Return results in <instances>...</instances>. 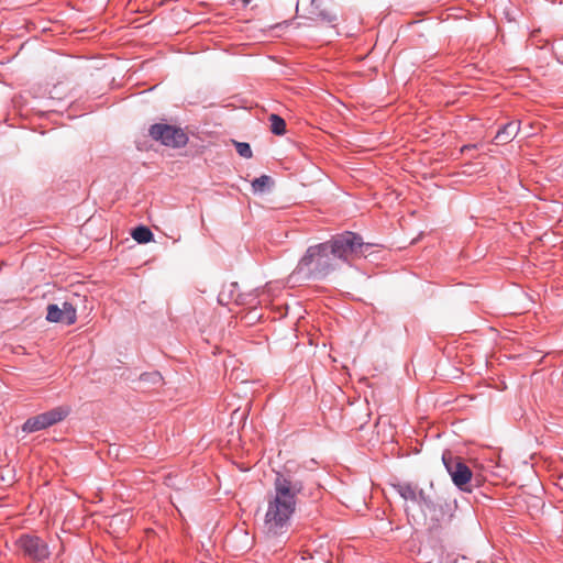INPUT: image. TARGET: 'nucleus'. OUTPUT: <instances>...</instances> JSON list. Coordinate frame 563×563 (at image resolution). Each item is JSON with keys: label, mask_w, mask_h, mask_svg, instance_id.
Here are the masks:
<instances>
[{"label": "nucleus", "mask_w": 563, "mask_h": 563, "mask_svg": "<svg viewBox=\"0 0 563 563\" xmlns=\"http://www.w3.org/2000/svg\"><path fill=\"white\" fill-rule=\"evenodd\" d=\"M478 145L477 144H467V145H463L462 148H461V152L464 153L465 151H468V150H473V148H477Z\"/></svg>", "instance_id": "obj_21"}, {"label": "nucleus", "mask_w": 563, "mask_h": 563, "mask_svg": "<svg viewBox=\"0 0 563 563\" xmlns=\"http://www.w3.org/2000/svg\"><path fill=\"white\" fill-rule=\"evenodd\" d=\"M132 238L137 243H148L153 240L154 234L147 227L139 225L133 230Z\"/></svg>", "instance_id": "obj_14"}, {"label": "nucleus", "mask_w": 563, "mask_h": 563, "mask_svg": "<svg viewBox=\"0 0 563 563\" xmlns=\"http://www.w3.org/2000/svg\"><path fill=\"white\" fill-rule=\"evenodd\" d=\"M63 313V323L66 325H71L77 320V311L73 303L68 301H64L62 306Z\"/></svg>", "instance_id": "obj_12"}, {"label": "nucleus", "mask_w": 563, "mask_h": 563, "mask_svg": "<svg viewBox=\"0 0 563 563\" xmlns=\"http://www.w3.org/2000/svg\"><path fill=\"white\" fill-rule=\"evenodd\" d=\"M70 413L68 406H58L43 413L26 419L22 426V431L26 433L37 432L47 429L63 421Z\"/></svg>", "instance_id": "obj_6"}, {"label": "nucleus", "mask_w": 563, "mask_h": 563, "mask_svg": "<svg viewBox=\"0 0 563 563\" xmlns=\"http://www.w3.org/2000/svg\"><path fill=\"white\" fill-rule=\"evenodd\" d=\"M421 563H431V560H428V558H421Z\"/></svg>", "instance_id": "obj_22"}, {"label": "nucleus", "mask_w": 563, "mask_h": 563, "mask_svg": "<svg viewBox=\"0 0 563 563\" xmlns=\"http://www.w3.org/2000/svg\"><path fill=\"white\" fill-rule=\"evenodd\" d=\"M316 3V0H311V4L313 5Z\"/></svg>", "instance_id": "obj_24"}, {"label": "nucleus", "mask_w": 563, "mask_h": 563, "mask_svg": "<svg viewBox=\"0 0 563 563\" xmlns=\"http://www.w3.org/2000/svg\"><path fill=\"white\" fill-rule=\"evenodd\" d=\"M520 131V121H510L498 129L495 140L497 144H508Z\"/></svg>", "instance_id": "obj_9"}, {"label": "nucleus", "mask_w": 563, "mask_h": 563, "mask_svg": "<svg viewBox=\"0 0 563 563\" xmlns=\"http://www.w3.org/2000/svg\"><path fill=\"white\" fill-rule=\"evenodd\" d=\"M318 16H321V18H322V20H324V21H327V22H329V23H332V22H334V21H335V15H334V14H331V13H329V12H327V11H320V12L318 13Z\"/></svg>", "instance_id": "obj_20"}, {"label": "nucleus", "mask_w": 563, "mask_h": 563, "mask_svg": "<svg viewBox=\"0 0 563 563\" xmlns=\"http://www.w3.org/2000/svg\"><path fill=\"white\" fill-rule=\"evenodd\" d=\"M142 382H150L154 385L159 384L163 380L162 375L158 372L144 373L140 376Z\"/></svg>", "instance_id": "obj_18"}, {"label": "nucleus", "mask_w": 563, "mask_h": 563, "mask_svg": "<svg viewBox=\"0 0 563 563\" xmlns=\"http://www.w3.org/2000/svg\"><path fill=\"white\" fill-rule=\"evenodd\" d=\"M393 487L401 498L416 503L418 506H420L421 489H418L416 485H412L411 483H398L393 485Z\"/></svg>", "instance_id": "obj_10"}, {"label": "nucleus", "mask_w": 563, "mask_h": 563, "mask_svg": "<svg viewBox=\"0 0 563 563\" xmlns=\"http://www.w3.org/2000/svg\"><path fill=\"white\" fill-rule=\"evenodd\" d=\"M419 508L428 520L429 529L438 530L451 522L455 510V501L433 497L424 490H420Z\"/></svg>", "instance_id": "obj_4"}, {"label": "nucleus", "mask_w": 563, "mask_h": 563, "mask_svg": "<svg viewBox=\"0 0 563 563\" xmlns=\"http://www.w3.org/2000/svg\"><path fill=\"white\" fill-rule=\"evenodd\" d=\"M555 52L558 54V58L561 63H563V38L559 40L555 44Z\"/></svg>", "instance_id": "obj_19"}, {"label": "nucleus", "mask_w": 563, "mask_h": 563, "mask_svg": "<svg viewBox=\"0 0 563 563\" xmlns=\"http://www.w3.org/2000/svg\"><path fill=\"white\" fill-rule=\"evenodd\" d=\"M273 180L267 175H262L252 181V189L254 192H264L269 189Z\"/></svg>", "instance_id": "obj_15"}, {"label": "nucleus", "mask_w": 563, "mask_h": 563, "mask_svg": "<svg viewBox=\"0 0 563 563\" xmlns=\"http://www.w3.org/2000/svg\"><path fill=\"white\" fill-rule=\"evenodd\" d=\"M327 241L310 245L299 260L291 277L302 280H321L333 273L338 263Z\"/></svg>", "instance_id": "obj_2"}, {"label": "nucleus", "mask_w": 563, "mask_h": 563, "mask_svg": "<svg viewBox=\"0 0 563 563\" xmlns=\"http://www.w3.org/2000/svg\"><path fill=\"white\" fill-rule=\"evenodd\" d=\"M18 549L30 560L42 563L49 559L48 544L37 536L24 533L15 542Z\"/></svg>", "instance_id": "obj_7"}, {"label": "nucleus", "mask_w": 563, "mask_h": 563, "mask_svg": "<svg viewBox=\"0 0 563 563\" xmlns=\"http://www.w3.org/2000/svg\"><path fill=\"white\" fill-rule=\"evenodd\" d=\"M307 472L300 466L286 464L275 473L274 493L267 497L264 518L265 532L269 537L284 536L296 511L298 496L306 489Z\"/></svg>", "instance_id": "obj_1"}, {"label": "nucleus", "mask_w": 563, "mask_h": 563, "mask_svg": "<svg viewBox=\"0 0 563 563\" xmlns=\"http://www.w3.org/2000/svg\"><path fill=\"white\" fill-rule=\"evenodd\" d=\"M252 0H241V2L244 4V5H247L251 3Z\"/></svg>", "instance_id": "obj_23"}, {"label": "nucleus", "mask_w": 563, "mask_h": 563, "mask_svg": "<svg viewBox=\"0 0 563 563\" xmlns=\"http://www.w3.org/2000/svg\"><path fill=\"white\" fill-rule=\"evenodd\" d=\"M271 123V131L275 135H284L286 133V122L278 114L272 113L268 117Z\"/></svg>", "instance_id": "obj_13"}, {"label": "nucleus", "mask_w": 563, "mask_h": 563, "mask_svg": "<svg viewBox=\"0 0 563 563\" xmlns=\"http://www.w3.org/2000/svg\"><path fill=\"white\" fill-rule=\"evenodd\" d=\"M46 320L48 322H60L63 323V313H62V307H58L56 303H51L47 306V314Z\"/></svg>", "instance_id": "obj_16"}, {"label": "nucleus", "mask_w": 563, "mask_h": 563, "mask_svg": "<svg viewBox=\"0 0 563 563\" xmlns=\"http://www.w3.org/2000/svg\"><path fill=\"white\" fill-rule=\"evenodd\" d=\"M236 152L240 156L244 158L252 157V150L249 143L246 142H236L235 143Z\"/></svg>", "instance_id": "obj_17"}, {"label": "nucleus", "mask_w": 563, "mask_h": 563, "mask_svg": "<svg viewBox=\"0 0 563 563\" xmlns=\"http://www.w3.org/2000/svg\"><path fill=\"white\" fill-rule=\"evenodd\" d=\"M442 462L453 484L460 490L471 492L470 484L473 478V473L463 460L455 456L451 451H444Z\"/></svg>", "instance_id": "obj_5"}, {"label": "nucleus", "mask_w": 563, "mask_h": 563, "mask_svg": "<svg viewBox=\"0 0 563 563\" xmlns=\"http://www.w3.org/2000/svg\"><path fill=\"white\" fill-rule=\"evenodd\" d=\"M238 283H231L230 286H229V292L227 294L225 290H222L219 296H218V301L221 303V305H224L225 303V300H234L238 305H245L247 303L245 297L241 294H235V291L238 290Z\"/></svg>", "instance_id": "obj_11"}, {"label": "nucleus", "mask_w": 563, "mask_h": 563, "mask_svg": "<svg viewBox=\"0 0 563 563\" xmlns=\"http://www.w3.org/2000/svg\"><path fill=\"white\" fill-rule=\"evenodd\" d=\"M327 243L330 245L338 265L340 263L350 264L354 260L367 257L374 246L372 243H365L360 234L352 231L335 234Z\"/></svg>", "instance_id": "obj_3"}, {"label": "nucleus", "mask_w": 563, "mask_h": 563, "mask_svg": "<svg viewBox=\"0 0 563 563\" xmlns=\"http://www.w3.org/2000/svg\"><path fill=\"white\" fill-rule=\"evenodd\" d=\"M150 136L165 146L181 147L188 142L185 132L177 126L166 123H155L148 130Z\"/></svg>", "instance_id": "obj_8"}]
</instances>
